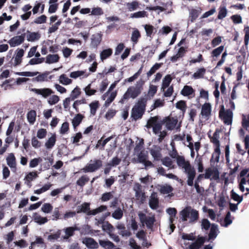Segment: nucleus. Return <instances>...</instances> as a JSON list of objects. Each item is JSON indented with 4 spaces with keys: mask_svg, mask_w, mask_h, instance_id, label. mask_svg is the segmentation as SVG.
<instances>
[{
    "mask_svg": "<svg viewBox=\"0 0 249 249\" xmlns=\"http://www.w3.org/2000/svg\"><path fill=\"white\" fill-rule=\"evenodd\" d=\"M170 156L173 159H176L178 165L184 169V172L187 176V183L189 186L194 185V180L196 175V171L195 168L192 166L188 160H186L183 156H179L175 148H173Z\"/></svg>",
    "mask_w": 249,
    "mask_h": 249,
    "instance_id": "nucleus-1",
    "label": "nucleus"
},
{
    "mask_svg": "<svg viewBox=\"0 0 249 249\" xmlns=\"http://www.w3.org/2000/svg\"><path fill=\"white\" fill-rule=\"evenodd\" d=\"M148 96L140 98L131 110V117L136 121L142 118L145 112Z\"/></svg>",
    "mask_w": 249,
    "mask_h": 249,
    "instance_id": "nucleus-2",
    "label": "nucleus"
},
{
    "mask_svg": "<svg viewBox=\"0 0 249 249\" xmlns=\"http://www.w3.org/2000/svg\"><path fill=\"white\" fill-rule=\"evenodd\" d=\"M144 83L145 81L141 79L137 82L135 86L128 88L126 92L124 94L121 102L123 103V100H127L130 98L135 99L137 97L142 91Z\"/></svg>",
    "mask_w": 249,
    "mask_h": 249,
    "instance_id": "nucleus-3",
    "label": "nucleus"
},
{
    "mask_svg": "<svg viewBox=\"0 0 249 249\" xmlns=\"http://www.w3.org/2000/svg\"><path fill=\"white\" fill-rule=\"evenodd\" d=\"M180 218L182 221H186L189 218L190 223L196 222L199 218L198 212L192 209L190 206L186 207L179 213Z\"/></svg>",
    "mask_w": 249,
    "mask_h": 249,
    "instance_id": "nucleus-4",
    "label": "nucleus"
},
{
    "mask_svg": "<svg viewBox=\"0 0 249 249\" xmlns=\"http://www.w3.org/2000/svg\"><path fill=\"white\" fill-rule=\"evenodd\" d=\"M103 166V161L100 159H94L91 160L90 163L87 164L83 168L81 169L84 173L94 172Z\"/></svg>",
    "mask_w": 249,
    "mask_h": 249,
    "instance_id": "nucleus-5",
    "label": "nucleus"
},
{
    "mask_svg": "<svg viewBox=\"0 0 249 249\" xmlns=\"http://www.w3.org/2000/svg\"><path fill=\"white\" fill-rule=\"evenodd\" d=\"M138 216L141 223L143 225L145 224L148 229H151L153 227L156 221L154 216H147L145 213L142 212H139Z\"/></svg>",
    "mask_w": 249,
    "mask_h": 249,
    "instance_id": "nucleus-6",
    "label": "nucleus"
},
{
    "mask_svg": "<svg viewBox=\"0 0 249 249\" xmlns=\"http://www.w3.org/2000/svg\"><path fill=\"white\" fill-rule=\"evenodd\" d=\"M204 178L211 180H217L219 179V172L216 167L208 168L205 170Z\"/></svg>",
    "mask_w": 249,
    "mask_h": 249,
    "instance_id": "nucleus-7",
    "label": "nucleus"
},
{
    "mask_svg": "<svg viewBox=\"0 0 249 249\" xmlns=\"http://www.w3.org/2000/svg\"><path fill=\"white\" fill-rule=\"evenodd\" d=\"M178 122L177 117H172L170 116L165 117L162 121V123L165 124L168 130H173Z\"/></svg>",
    "mask_w": 249,
    "mask_h": 249,
    "instance_id": "nucleus-8",
    "label": "nucleus"
},
{
    "mask_svg": "<svg viewBox=\"0 0 249 249\" xmlns=\"http://www.w3.org/2000/svg\"><path fill=\"white\" fill-rule=\"evenodd\" d=\"M162 5L163 6V7L160 6L146 7V9L150 11H156L157 10H159L161 12L165 11L166 10L169 9V10L167 12L168 14L171 13L172 11H173L172 8V2L162 3Z\"/></svg>",
    "mask_w": 249,
    "mask_h": 249,
    "instance_id": "nucleus-9",
    "label": "nucleus"
},
{
    "mask_svg": "<svg viewBox=\"0 0 249 249\" xmlns=\"http://www.w3.org/2000/svg\"><path fill=\"white\" fill-rule=\"evenodd\" d=\"M219 117H223V122L228 125L231 124L232 123V112L230 109L226 111H219Z\"/></svg>",
    "mask_w": 249,
    "mask_h": 249,
    "instance_id": "nucleus-10",
    "label": "nucleus"
},
{
    "mask_svg": "<svg viewBox=\"0 0 249 249\" xmlns=\"http://www.w3.org/2000/svg\"><path fill=\"white\" fill-rule=\"evenodd\" d=\"M92 210H90V203L88 202H84L81 205H79L76 208V213H85L88 215H91L90 214Z\"/></svg>",
    "mask_w": 249,
    "mask_h": 249,
    "instance_id": "nucleus-11",
    "label": "nucleus"
},
{
    "mask_svg": "<svg viewBox=\"0 0 249 249\" xmlns=\"http://www.w3.org/2000/svg\"><path fill=\"white\" fill-rule=\"evenodd\" d=\"M206 241V237L198 236L196 241L189 246V249H199Z\"/></svg>",
    "mask_w": 249,
    "mask_h": 249,
    "instance_id": "nucleus-12",
    "label": "nucleus"
},
{
    "mask_svg": "<svg viewBox=\"0 0 249 249\" xmlns=\"http://www.w3.org/2000/svg\"><path fill=\"white\" fill-rule=\"evenodd\" d=\"M25 34L12 37L8 42L11 47H15L21 44L24 41Z\"/></svg>",
    "mask_w": 249,
    "mask_h": 249,
    "instance_id": "nucleus-13",
    "label": "nucleus"
},
{
    "mask_svg": "<svg viewBox=\"0 0 249 249\" xmlns=\"http://www.w3.org/2000/svg\"><path fill=\"white\" fill-rule=\"evenodd\" d=\"M83 243L85 244L88 248L90 249H96L99 247L97 242L94 239L90 237H86L84 239Z\"/></svg>",
    "mask_w": 249,
    "mask_h": 249,
    "instance_id": "nucleus-14",
    "label": "nucleus"
},
{
    "mask_svg": "<svg viewBox=\"0 0 249 249\" xmlns=\"http://www.w3.org/2000/svg\"><path fill=\"white\" fill-rule=\"evenodd\" d=\"M32 91L36 94L42 95L44 98H47L53 93V91L49 88L33 89Z\"/></svg>",
    "mask_w": 249,
    "mask_h": 249,
    "instance_id": "nucleus-15",
    "label": "nucleus"
},
{
    "mask_svg": "<svg viewBox=\"0 0 249 249\" xmlns=\"http://www.w3.org/2000/svg\"><path fill=\"white\" fill-rule=\"evenodd\" d=\"M201 115L208 119L211 115V105L209 103H205L202 105Z\"/></svg>",
    "mask_w": 249,
    "mask_h": 249,
    "instance_id": "nucleus-16",
    "label": "nucleus"
},
{
    "mask_svg": "<svg viewBox=\"0 0 249 249\" xmlns=\"http://www.w3.org/2000/svg\"><path fill=\"white\" fill-rule=\"evenodd\" d=\"M218 232V225L214 223L212 224L208 237L206 238V240L209 241L211 240H214L217 236Z\"/></svg>",
    "mask_w": 249,
    "mask_h": 249,
    "instance_id": "nucleus-17",
    "label": "nucleus"
},
{
    "mask_svg": "<svg viewBox=\"0 0 249 249\" xmlns=\"http://www.w3.org/2000/svg\"><path fill=\"white\" fill-rule=\"evenodd\" d=\"M161 148L159 146H155L154 148H151L150 150V154L152 155L154 160H160L162 157L161 153Z\"/></svg>",
    "mask_w": 249,
    "mask_h": 249,
    "instance_id": "nucleus-18",
    "label": "nucleus"
},
{
    "mask_svg": "<svg viewBox=\"0 0 249 249\" xmlns=\"http://www.w3.org/2000/svg\"><path fill=\"white\" fill-rule=\"evenodd\" d=\"M149 205L150 207L153 210H156L159 207V198L156 196L155 193H152L150 196Z\"/></svg>",
    "mask_w": 249,
    "mask_h": 249,
    "instance_id": "nucleus-19",
    "label": "nucleus"
},
{
    "mask_svg": "<svg viewBox=\"0 0 249 249\" xmlns=\"http://www.w3.org/2000/svg\"><path fill=\"white\" fill-rule=\"evenodd\" d=\"M6 162L7 165L11 168L12 170L13 169L15 170H16V159L13 153H11L9 154L6 158Z\"/></svg>",
    "mask_w": 249,
    "mask_h": 249,
    "instance_id": "nucleus-20",
    "label": "nucleus"
},
{
    "mask_svg": "<svg viewBox=\"0 0 249 249\" xmlns=\"http://www.w3.org/2000/svg\"><path fill=\"white\" fill-rule=\"evenodd\" d=\"M195 92V90L191 86L185 85L181 90V94L184 96H189L192 95H193V96H194Z\"/></svg>",
    "mask_w": 249,
    "mask_h": 249,
    "instance_id": "nucleus-21",
    "label": "nucleus"
},
{
    "mask_svg": "<svg viewBox=\"0 0 249 249\" xmlns=\"http://www.w3.org/2000/svg\"><path fill=\"white\" fill-rule=\"evenodd\" d=\"M84 118V116L80 113H78L74 116L71 122L74 129H76L81 124Z\"/></svg>",
    "mask_w": 249,
    "mask_h": 249,
    "instance_id": "nucleus-22",
    "label": "nucleus"
},
{
    "mask_svg": "<svg viewBox=\"0 0 249 249\" xmlns=\"http://www.w3.org/2000/svg\"><path fill=\"white\" fill-rule=\"evenodd\" d=\"M101 40L102 36L100 35H94L91 37V45L93 48H96L100 45Z\"/></svg>",
    "mask_w": 249,
    "mask_h": 249,
    "instance_id": "nucleus-23",
    "label": "nucleus"
},
{
    "mask_svg": "<svg viewBox=\"0 0 249 249\" xmlns=\"http://www.w3.org/2000/svg\"><path fill=\"white\" fill-rule=\"evenodd\" d=\"M113 53V50L111 48L103 50L100 53V58L102 61L107 59Z\"/></svg>",
    "mask_w": 249,
    "mask_h": 249,
    "instance_id": "nucleus-24",
    "label": "nucleus"
},
{
    "mask_svg": "<svg viewBox=\"0 0 249 249\" xmlns=\"http://www.w3.org/2000/svg\"><path fill=\"white\" fill-rule=\"evenodd\" d=\"M27 32L29 33L27 36V39L28 41L34 42L40 38V35L38 32L30 33L29 31H27Z\"/></svg>",
    "mask_w": 249,
    "mask_h": 249,
    "instance_id": "nucleus-25",
    "label": "nucleus"
},
{
    "mask_svg": "<svg viewBox=\"0 0 249 249\" xmlns=\"http://www.w3.org/2000/svg\"><path fill=\"white\" fill-rule=\"evenodd\" d=\"M162 164L168 167L169 169H174L175 168V165L173 164V161L168 157H165L161 160Z\"/></svg>",
    "mask_w": 249,
    "mask_h": 249,
    "instance_id": "nucleus-26",
    "label": "nucleus"
},
{
    "mask_svg": "<svg viewBox=\"0 0 249 249\" xmlns=\"http://www.w3.org/2000/svg\"><path fill=\"white\" fill-rule=\"evenodd\" d=\"M195 162L197 164L198 171L201 173L204 170L203 156L198 154L195 159Z\"/></svg>",
    "mask_w": 249,
    "mask_h": 249,
    "instance_id": "nucleus-27",
    "label": "nucleus"
},
{
    "mask_svg": "<svg viewBox=\"0 0 249 249\" xmlns=\"http://www.w3.org/2000/svg\"><path fill=\"white\" fill-rule=\"evenodd\" d=\"M55 142L56 135L55 134H53L45 142V145L47 149H51L55 145Z\"/></svg>",
    "mask_w": 249,
    "mask_h": 249,
    "instance_id": "nucleus-28",
    "label": "nucleus"
},
{
    "mask_svg": "<svg viewBox=\"0 0 249 249\" xmlns=\"http://www.w3.org/2000/svg\"><path fill=\"white\" fill-rule=\"evenodd\" d=\"M59 56L58 54H49L46 57V63L52 64L59 61Z\"/></svg>",
    "mask_w": 249,
    "mask_h": 249,
    "instance_id": "nucleus-29",
    "label": "nucleus"
},
{
    "mask_svg": "<svg viewBox=\"0 0 249 249\" xmlns=\"http://www.w3.org/2000/svg\"><path fill=\"white\" fill-rule=\"evenodd\" d=\"M159 116H156L150 117L147 121L146 127L148 128L153 127L158 122Z\"/></svg>",
    "mask_w": 249,
    "mask_h": 249,
    "instance_id": "nucleus-30",
    "label": "nucleus"
},
{
    "mask_svg": "<svg viewBox=\"0 0 249 249\" xmlns=\"http://www.w3.org/2000/svg\"><path fill=\"white\" fill-rule=\"evenodd\" d=\"M201 13L200 10H198L196 9H192L189 13V18L192 22H194L196 18L198 17L199 14Z\"/></svg>",
    "mask_w": 249,
    "mask_h": 249,
    "instance_id": "nucleus-31",
    "label": "nucleus"
},
{
    "mask_svg": "<svg viewBox=\"0 0 249 249\" xmlns=\"http://www.w3.org/2000/svg\"><path fill=\"white\" fill-rule=\"evenodd\" d=\"M89 106L90 107V114L92 116H94L96 114V111L99 107V101H93L89 105Z\"/></svg>",
    "mask_w": 249,
    "mask_h": 249,
    "instance_id": "nucleus-32",
    "label": "nucleus"
},
{
    "mask_svg": "<svg viewBox=\"0 0 249 249\" xmlns=\"http://www.w3.org/2000/svg\"><path fill=\"white\" fill-rule=\"evenodd\" d=\"M173 191V187L167 184L161 185L159 189L160 192L161 194L163 195L169 194Z\"/></svg>",
    "mask_w": 249,
    "mask_h": 249,
    "instance_id": "nucleus-33",
    "label": "nucleus"
},
{
    "mask_svg": "<svg viewBox=\"0 0 249 249\" xmlns=\"http://www.w3.org/2000/svg\"><path fill=\"white\" fill-rule=\"evenodd\" d=\"M34 220L35 222L40 224H44L48 221V219L46 217H41L40 215L37 213H35L34 215Z\"/></svg>",
    "mask_w": 249,
    "mask_h": 249,
    "instance_id": "nucleus-34",
    "label": "nucleus"
},
{
    "mask_svg": "<svg viewBox=\"0 0 249 249\" xmlns=\"http://www.w3.org/2000/svg\"><path fill=\"white\" fill-rule=\"evenodd\" d=\"M103 231L107 232L108 234L113 232L114 231V227L108 221H106L104 224L102 226Z\"/></svg>",
    "mask_w": 249,
    "mask_h": 249,
    "instance_id": "nucleus-35",
    "label": "nucleus"
},
{
    "mask_svg": "<svg viewBox=\"0 0 249 249\" xmlns=\"http://www.w3.org/2000/svg\"><path fill=\"white\" fill-rule=\"evenodd\" d=\"M36 113L35 110H31L30 111H29L27 115V118L28 122L31 124H33L35 121L36 118Z\"/></svg>",
    "mask_w": 249,
    "mask_h": 249,
    "instance_id": "nucleus-36",
    "label": "nucleus"
},
{
    "mask_svg": "<svg viewBox=\"0 0 249 249\" xmlns=\"http://www.w3.org/2000/svg\"><path fill=\"white\" fill-rule=\"evenodd\" d=\"M242 126L245 130L249 131V114L247 116L242 115Z\"/></svg>",
    "mask_w": 249,
    "mask_h": 249,
    "instance_id": "nucleus-37",
    "label": "nucleus"
},
{
    "mask_svg": "<svg viewBox=\"0 0 249 249\" xmlns=\"http://www.w3.org/2000/svg\"><path fill=\"white\" fill-rule=\"evenodd\" d=\"M220 132V130L219 129H216L213 134V137L211 138V142H213L214 145L220 144L219 141L218 140Z\"/></svg>",
    "mask_w": 249,
    "mask_h": 249,
    "instance_id": "nucleus-38",
    "label": "nucleus"
},
{
    "mask_svg": "<svg viewBox=\"0 0 249 249\" xmlns=\"http://www.w3.org/2000/svg\"><path fill=\"white\" fill-rule=\"evenodd\" d=\"M141 36L139 31L137 29H136L132 32L131 40L134 44H136Z\"/></svg>",
    "mask_w": 249,
    "mask_h": 249,
    "instance_id": "nucleus-39",
    "label": "nucleus"
},
{
    "mask_svg": "<svg viewBox=\"0 0 249 249\" xmlns=\"http://www.w3.org/2000/svg\"><path fill=\"white\" fill-rule=\"evenodd\" d=\"M157 87L153 85H150L148 91V94L145 95L144 97L147 96L148 100L150 99L151 98L153 97L155 95V94L157 93Z\"/></svg>",
    "mask_w": 249,
    "mask_h": 249,
    "instance_id": "nucleus-40",
    "label": "nucleus"
},
{
    "mask_svg": "<svg viewBox=\"0 0 249 249\" xmlns=\"http://www.w3.org/2000/svg\"><path fill=\"white\" fill-rule=\"evenodd\" d=\"M172 78L170 74L166 75L163 79L162 84V89H164L169 87Z\"/></svg>",
    "mask_w": 249,
    "mask_h": 249,
    "instance_id": "nucleus-41",
    "label": "nucleus"
},
{
    "mask_svg": "<svg viewBox=\"0 0 249 249\" xmlns=\"http://www.w3.org/2000/svg\"><path fill=\"white\" fill-rule=\"evenodd\" d=\"M59 81L60 83L64 85L71 84L72 82V80L67 77L65 74H62L59 76Z\"/></svg>",
    "mask_w": 249,
    "mask_h": 249,
    "instance_id": "nucleus-42",
    "label": "nucleus"
},
{
    "mask_svg": "<svg viewBox=\"0 0 249 249\" xmlns=\"http://www.w3.org/2000/svg\"><path fill=\"white\" fill-rule=\"evenodd\" d=\"M231 198L233 200L237 202V204H239L240 203H241L243 199V196H240L237 194H236L233 191V190H232L231 191Z\"/></svg>",
    "mask_w": 249,
    "mask_h": 249,
    "instance_id": "nucleus-43",
    "label": "nucleus"
},
{
    "mask_svg": "<svg viewBox=\"0 0 249 249\" xmlns=\"http://www.w3.org/2000/svg\"><path fill=\"white\" fill-rule=\"evenodd\" d=\"M206 72V69L204 68H201L194 73L193 77L195 79H199L203 78L204 75Z\"/></svg>",
    "mask_w": 249,
    "mask_h": 249,
    "instance_id": "nucleus-44",
    "label": "nucleus"
},
{
    "mask_svg": "<svg viewBox=\"0 0 249 249\" xmlns=\"http://www.w3.org/2000/svg\"><path fill=\"white\" fill-rule=\"evenodd\" d=\"M162 65V63H156L154 65L149 71L147 72V76L148 77H150L153 74L158 70H159Z\"/></svg>",
    "mask_w": 249,
    "mask_h": 249,
    "instance_id": "nucleus-45",
    "label": "nucleus"
},
{
    "mask_svg": "<svg viewBox=\"0 0 249 249\" xmlns=\"http://www.w3.org/2000/svg\"><path fill=\"white\" fill-rule=\"evenodd\" d=\"M89 180L86 175L81 176L76 181V184L81 187H83Z\"/></svg>",
    "mask_w": 249,
    "mask_h": 249,
    "instance_id": "nucleus-46",
    "label": "nucleus"
},
{
    "mask_svg": "<svg viewBox=\"0 0 249 249\" xmlns=\"http://www.w3.org/2000/svg\"><path fill=\"white\" fill-rule=\"evenodd\" d=\"M148 158L147 153L141 151L138 155V162L142 163Z\"/></svg>",
    "mask_w": 249,
    "mask_h": 249,
    "instance_id": "nucleus-47",
    "label": "nucleus"
},
{
    "mask_svg": "<svg viewBox=\"0 0 249 249\" xmlns=\"http://www.w3.org/2000/svg\"><path fill=\"white\" fill-rule=\"evenodd\" d=\"M201 227L202 230H204L205 231H208L209 229L212 227V224L210 223V222L206 218H203L201 220Z\"/></svg>",
    "mask_w": 249,
    "mask_h": 249,
    "instance_id": "nucleus-48",
    "label": "nucleus"
},
{
    "mask_svg": "<svg viewBox=\"0 0 249 249\" xmlns=\"http://www.w3.org/2000/svg\"><path fill=\"white\" fill-rule=\"evenodd\" d=\"M112 216L115 219L120 220L123 216V212L120 208H118L112 213Z\"/></svg>",
    "mask_w": 249,
    "mask_h": 249,
    "instance_id": "nucleus-49",
    "label": "nucleus"
},
{
    "mask_svg": "<svg viewBox=\"0 0 249 249\" xmlns=\"http://www.w3.org/2000/svg\"><path fill=\"white\" fill-rule=\"evenodd\" d=\"M139 3L137 1H133L131 2L126 3V6L129 11L136 10L139 6Z\"/></svg>",
    "mask_w": 249,
    "mask_h": 249,
    "instance_id": "nucleus-50",
    "label": "nucleus"
},
{
    "mask_svg": "<svg viewBox=\"0 0 249 249\" xmlns=\"http://www.w3.org/2000/svg\"><path fill=\"white\" fill-rule=\"evenodd\" d=\"M227 14V10L225 6L220 7L217 16L218 19H222L226 17Z\"/></svg>",
    "mask_w": 249,
    "mask_h": 249,
    "instance_id": "nucleus-51",
    "label": "nucleus"
},
{
    "mask_svg": "<svg viewBox=\"0 0 249 249\" xmlns=\"http://www.w3.org/2000/svg\"><path fill=\"white\" fill-rule=\"evenodd\" d=\"M117 91H113L111 92L109 97L105 101V106L106 107H108L110 104L114 101L117 96Z\"/></svg>",
    "mask_w": 249,
    "mask_h": 249,
    "instance_id": "nucleus-52",
    "label": "nucleus"
},
{
    "mask_svg": "<svg viewBox=\"0 0 249 249\" xmlns=\"http://www.w3.org/2000/svg\"><path fill=\"white\" fill-rule=\"evenodd\" d=\"M224 46H220L213 49L211 53L212 57H217L224 50Z\"/></svg>",
    "mask_w": 249,
    "mask_h": 249,
    "instance_id": "nucleus-53",
    "label": "nucleus"
},
{
    "mask_svg": "<svg viewBox=\"0 0 249 249\" xmlns=\"http://www.w3.org/2000/svg\"><path fill=\"white\" fill-rule=\"evenodd\" d=\"M42 161V159L40 157L35 158L31 160L29 163V166L31 168H34L37 166L38 164Z\"/></svg>",
    "mask_w": 249,
    "mask_h": 249,
    "instance_id": "nucleus-54",
    "label": "nucleus"
},
{
    "mask_svg": "<svg viewBox=\"0 0 249 249\" xmlns=\"http://www.w3.org/2000/svg\"><path fill=\"white\" fill-rule=\"evenodd\" d=\"M85 72H86L85 71H74L71 72L70 73V77H71L72 78L76 79L77 78L84 75L85 74Z\"/></svg>",
    "mask_w": 249,
    "mask_h": 249,
    "instance_id": "nucleus-55",
    "label": "nucleus"
},
{
    "mask_svg": "<svg viewBox=\"0 0 249 249\" xmlns=\"http://www.w3.org/2000/svg\"><path fill=\"white\" fill-rule=\"evenodd\" d=\"M113 197L112 192H106L104 193L101 197V200L102 202L108 201Z\"/></svg>",
    "mask_w": 249,
    "mask_h": 249,
    "instance_id": "nucleus-56",
    "label": "nucleus"
},
{
    "mask_svg": "<svg viewBox=\"0 0 249 249\" xmlns=\"http://www.w3.org/2000/svg\"><path fill=\"white\" fill-rule=\"evenodd\" d=\"M107 207L106 205H101L100 207L97 208L95 209H93L92 210V212L90 213L92 215H95L96 214L102 212L103 211H105L107 210Z\"/></svg>",
    "mask_w": 249,
    "mask_h": 249,
    "instance_id": "nucleus-57",
    "label": "nucleus"
},
{
    "mask_svg": "<svg viewBox=\"0 0 249 249\" xmlns=\"http://www.w3.org/2000/svg\"><path fill=\"white\" fill-rule=\"evenodd\" d=\"M49 74V72H45L36 77L34 79L38 82H42L47 80V77Z\"/></svg>",
    "mask_w": 249,
    "mask_h": 249,
    "instance_id": "nucleus-58",
    "label": "nucleus"
},
{
    "mask_svg": "<svg viewBox=\"0 0 249 249\" xmlns=\"http://www.w3.org/2000/svg\"><path fill=\"white\" fill-rule=\"evenodd\" d=\"M121 162V159L117 156L113 157L112 159L108 162V165L114 167L118 165Z\"/></svg>",
    "mask_w": 249,
    "mask_h": 249,
    "instance_id": "nucleus-59",
    "label": "nucleus"
},
{
    "mask_svg": "<svg viewBox=\"0 0 249 249\" xmlns=\"http://www.w3.org/2000/svg\"><path fill=\"white\" fill-rule=\"evenodd\" d=\"M47 17L45 15H42L36 18L32 23L42 24L46 22Z\"/></svg>",
    "mask_w": 249,
    "mask_h": 249,
    "instance_id": "nucleus-60",
    "label": "nucleus"
},
{
    "mask_svg": "<svg viewBox=\"0 0 249 249\" xmlns=\"http://www.w3.org/2000/svg\"><path fill=\"white\" fill-rule=\"evenodd\" d=\"M91 15L93 16H101L104 14V12L101 7H97L92 8L90 12Z\"/></svg>",
    "mask_w": 249,
    "mask_h": 249,
    "instance_id": "nucleus-61",
    "label": "nucleus"
},
{
    "mask_svg": "<svg viewBox=\"0 0 249 249\" xmlns=\"http://www.w3.org/2000/svg\"><path fill=\"white\" fill-rule=\"evenodd\" d=\"M245 32L244 44L247 46L249 42V26H245L244 29Z\"/></svg>",
    "mask_w": 249,
    "mask_h": 249,
    "instance_id": "nucleus-62",
    "label": "nucleus"
},
{
    "mask_svg": "<svg viewBox=\"0 0 249 249\" xmlns=\"http://www.w3.org/2000/svg\"><path fill=\"white\" fill-rule=\"evenodd\" d=\"M69 130V124L67 122L63 123L61 125L60 130V133L61 134H66Z\"/></svg>",
    "mask_w": 249,
    "mask_h": 249,
    "instance_id": "nucleus-63",
    "label": "nucleus"
},
{
    "mask_svg": "<svg viewBox=\"0 0 249 249\" xmlns=\"http://www.w3.org/2000/svg\"><path fill=\"white\" fill-rule=\"evenodd\" d=\"M115 179L114 177L111 176L109 178L105 179L104 187L110 188L115 182Z\"/></svg>",
    "mask_w": 249,
    "mask_h": 249,
    "instance_id": "nucleus-64",
    "label": "nucleus"
}]
</instances>
